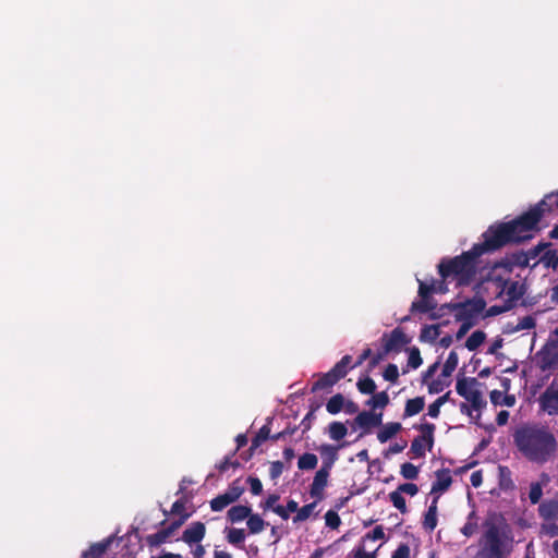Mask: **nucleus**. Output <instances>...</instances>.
<instances>
[{
	"label": "nucleus",
	"mask_w": 558,
	"mask_h": 558,
	"mask_svg": "<svg viewBox=\"0 0 558 558\" xmlns=\"http://www.w3.org/2000/svg\"><path fill=\"white\" fill-rule=\"evenodd\" d=\"M456 387L458 393L465 399V402L460 405L461 412L472 417L478 415L481 409L486 404L482 392L476 389V386Z\"/></svg>",
	"instance_id": "7"
},
{
	"label": "nucleus",
	"mask_w": 558,
	"mask_h": 558,
	"mask_svg": "<svg viewBox=\"0 0 558 558\" xmlns=\"http://www.w3.org/2000/svg\"><path fill=\"white\" fill-rule=\"evenodd\" d=\"M509 281L508 278H504L502 276L497 274V270L492 268L490 272L483 280L482 284L485 290H493L496 298L504 296V289Z\"/></svg>",
	"instance_id": "16"
},
{
	"label": "nucleus",
	"mask_w": 558,
	"mask_h": 558,
	"mask_svg": "<svg viewBox=\"0 0 558 558\" xmlns=\"http://www.w3.org/2000/svg\"><path fill=\"white\" fill-rule=\"evenodd\" d=\"M512 308V304H507L504 302L502 305H493L487 310L486 315L487 316H497L499 314H502L505 312H508Z\"/></svg>",
	"instance_id": "54"
},
{
	"label": "nucleus",
	"mask_w": 558,
	"mask_h": 558,
	"mask_svg": "<svg viewBox=\"0 0 558 558\" xmlns=\"http://www.w3.org/2000/svg\"><path fill=\"white\" fill-rule=\"evenodd\" d=\"M538 263H543L546 268H558V253L556 250H546L539 258Z\"/></svg>",
	"instance_id": "36"
},
{
	"label": "nucleus",
	"mask_w": 558,
	"mask_h": 558,
	"mask_svg": "<svg viewBox=\"0 0 558 558\" xmlns=\"http://www.w3.org/2000/svg\"><path fill=\"white\" fill-rule=\"evenodd\" d=\"M383 423V413L363 411L354 418V424L360 428L369 429L372 427L380 426Z\"/></svg>",
	"instance_id": "19"
},
{
	"label": "nucleus",
	"mask_w": 558,
	"mask_h": 558,
	"mask_svg": "<svg viewBox=\"0 0 558 558\" xmlns=\"http://www.w3.org/2000/svg\"><path fill=\"white\" fill-rule=\"evenodd\" d=\"M480 257L474 246L461 255L444 257L437 266L438 274L441 279L454 281L459 287L469 286L475 279Z\"/></svg>",
	"instance_id": "5"
},
{
	"label": "nucleus",
	"mask_w": 558,
	"mask_h": 558,
	"mask_svg": "<svg viewBox=\"0 0 558 558\" xmlns=\"http://www.w3.org/2000/svg\"><path fill=\"white\" fill-rule=\"evenodd\" d=\"M493 269L494 270L504 269V271L509 275L513 271L514 266L512 265L509 257L507 255H505L502 258L495 262Z\"/></svg>",
	"instance_id": "49"
},
{
	"label": "nucleus",
	"mask_w": 558,
	"mask_h": 558,
	"mask_svg": "<svg viewBox=\"0 0 558 558\" xmlns=\"http://www.w3.org/2000/svg\"><path fill=\"white\" fill-rule=\"evenodd\" d=\"M461 326L457 332V338L460 339L465 336V333L470 330V328L473 326V322H461Z\"/></svg>",
	"instance_id": "62"
},
{
	"label": "nucleus",
	"mask_w": 558,
	"mask_h": 558,
	"mask_svg": "<svg viewBox=\"0 0 558 558\" xmlns=\"http://www.w3.org/2000/svg\"><path fill=\"white\" fill-rule=\"evenodd\" d=\"M244 488L238 481L233 482L229 488L221 495H218L210 501L213 511H221L232 502L236 501L243 494Z\"/></svg>",
	"instance_id": "11"
},
{
	"label": "nucleus",
	"mask_w": 558,
	"mask_h": 558,
	"mask_svg": "<svg viewBox=\"0 0 558 558\" xmlns=\"http://www.w3.org/2000/svg\"><path fill=\"white\" fill-rule=\"evenodd\" d=\"M550 245H551V243H549V242H539L537 245H535L534 247L526 251L525 254H526L527 263L530 264L531 259H535Z\"/></svg>",
	"instance_id": "47"
},
{
	"label": "nucleus",
	"mask_w": 558,
	"mask_h": 558,
	"mask_svg": "<svg viewBox=\"0 0 558 558\" xmlns=\"http://www.w3.org/2000/svg\"><path fill=\"white\" fill-rule=\"evenodd\" d=\"M445 307L454 311V317L458 322H473V316L470 313V308L464 302L448 304Z\"/></svg>",
	"instance_id": "27"
},
{
	"label": "nucleus",
	"mask_w": 558,
	"mask_h": 558,
	"mask_svg": "<svg viewBox=\"0 0 558 558\" xmlns=\"http://www.w3.org/2000/svg\"><path fill=\"white\" fill-rule=\"evenodd\" d=\"M399 490V493H401L402 495L403 494H407L409 496H415L417 493H418V487L416 484H413V483H404V484H401L399 485V487L397 488Z\"/></svg>",
	"instance_id": "55"
},
{
	"label": "nucleus",
	"mask_w": 558,
	"mask_h": 558,
	"mask_svg": "<svg viewBox=\"0 0 558 558\" xmlns=\"http://www.w3.org/2000/svg\"><path fill=\"white\" fill-rule=\"evenodd\" d=\"M499 473L501 477V486L508 487L511 484V480L509 477L510 471L506 466H500Z\"/></svg>",
	"instance_id": "61"
},
{
	"label": "nucleus",
	"mask_w": 558,
	"mask_h": 558,
	"mask_svg": "<svg viewBox=\"0 0 558 558\" xmlns=\"http://www.w3.org/2000/svg\"><path fill=\"white\" fill-rule=\"evenodd\" d=\"M465 305L470 308V313L473 317L477 316L486 306V302L483 298H473L466 300Z\"/></svg>",
	"instance_id": "42"
},
{
	"label": "nucleus",
	"mask_w": 558,
	"mask_h": 558,
	"mask_svg": "<svg viewBox=\"0 0 558 558\" xmlns=\"http://www.w3.org/2000/svg\"><path fill=\"white\" fill-rule=\"evenodd\" d=\"M538 401L542 411L549 415L558 414V389L556 387L549 386Z\"/></svg>",
	"instance_id": "14"
},
{
	"label": "nucleus",
	"mask_w": 558,
	"mask_h": 558,
	"mask_svg": "<svg viewBox=\"0 0 558 558\" xmlns=\"http://www.w3.org/2000/svg\"><path fill=\"white\" fill-rule=\"evenodd\" d=\"M459 362L458 354L454 351H451L444 364L441 375L444 377H448L456 369Z\"/></svg>",
	"instance_id": "43"
},
{
	"label": "nucleus",
	"mask_w": 558,
	"mask_h": 558,
	"mask_svg": "<svg viewBox=\"0 0 558 558\" xmlns=\"http://www.w3.org/2000/svg\"><path fill=\"white\" fill-rule=\"evenodd\" d=\"M477 530V520H476V515H475V512H471L468 517V521L465 522V524L461 527V533L465 536V537H471Z\"/></svg>",
	"instance_id": "44"
},
{
	"label": "nucleus",
	"mask_w": 558,
	"mask_h": 558,
	"mask_svg": "<svg viewBox=\"0 0 558 558\" xmlns=\"http://www.w3.org/2000/svg\"><path fill=\"white\" fill-rule=\"evenodd\" d=\"M246 526L251 534H258L265 530L267 522L257 513H251L246 519Z\"/></svg>",
	"instance_id": "30"
},
{
	"label": "nucleus",
	"mask_w": 558,
	"mask_h": 558,
	"mask_svg": "<svg viewBox=\"0 0 558 558\" xmlns=\"http://www.w3.org/2000/svg\"><path fill=\"white\" fill-rule=\"evenodd\" d=\"M205 524L202 522H193L189 527L185 529L182 535V539L187 544H197L205 536Z\"/></svg>",
	"instance_id": "20"
},
{
	"label": "nucleus",
	"mask_w": 558,
	"mask_h": 558,
	"mask_svg": "<svg viewBox=\"0 0 558 558\" xmlns=\"http://www.w3.org/2000/svg\"><path fill=\"white\" fill-rule=\"evenodd\" d=\"M447 291V287L441 289L436 288V281H432L430 283H426L420 281L418 284V295L421 300L414 301L411 305V312L415 313H428L436 308V302L430 296L433 293H445Z\"/></svg>",
	"instance_id": "6"
},
{
	"label": "nucleus",
	"mask_w": 558,
	"mask_h": 558,
	"mask_svg": "<svg viewBox=\"0 0 558 558\" xmlns=\"http://www.w3.org/2000/svg\"><path fill=\"white\" fill-rule=\"evenodd\" d=\"M226 539L233 546H242L246 538V533L243 529L226 527Z\"/></svg>",
	"instance_id": "28"
},
{
	"label": "nucleus",
	"mask_w": 558,
	"mask_h": 558,
	"mask_svg": "<svg viewBox=\"0 0 558 558\" xmlns=\"http://www.w3.org/2000/svg\"><path fill=\"white\" fill-rule=\"evenodd\" d=\"M270 428L267 425H264L254 437L252 441V447L257 448L263 444L266 439L269 438Z\"/></svg>",
	"instance_id": "51"
},
{
	"label": "nucleus",
	"mask_w": 558,
	"mask_h": 558,
	"mask_svg": "<svg viewBox=\"0 0 558 558\" xmlns=\"http://www.w3.org/2000/svg\"><path fill=\"white\" fill-rule=\"evenodd\" d=\"M252 513V508L244 505L231 507L227 512V518L231 523H239L246 520Z\"/></svg>",
	"instance_id": "22"
},
{
	"label": "nucleus",
	"mask_w": 558,
	"mask_h": 558,
	"mask_svg": "<svg viewBox=\"0 0 558 558\" xmlns=\"http://www.w3.org/2000/svg\"><path fill=\"white\" fill-rule=\"evenodd\" d=\"M405 447H407L405 441H403L401 444L396 442L389 447V452L392 454H396V453L401 452Z\"/></svg>",
	"instance_id": "64"
},
{
	"label": "nucleus",
	"mask_w": 558,
	"mask_h": 558,
	"mask_svg": "<svg viewBox=\"0 0 558 558\" xmlns=\"http://www.w3.org/2000/svg\"><path fill=\"white\" fill-rule=\"evenodd\" d=\"M452 477L448 470H440L436 473V480L433 483L430 495L433 499L438 500L441 494H444L451 485Z\"/></svg>",
	"instance_id": "18"
},
{
	"label": "nucleus",
	"mask_w": 558,
	"mask_h": 558,
	"mask_svg": "<svg viewBox=\"0 0 558 558\" xmlns=\"http://www.w3.org/2000/svg\"><path fill=\"white\" fill-rule=\"evenodd\" d=\"M348 434V428L345 424L341 422H332L328 425V435L332 440H341Z\"/></svg>",
	"instance_id": "32"
},
{
	"label": "nucleus",
	"mask_w": 558,
	"mask_h": 558,
	"mask_svg": "<svg viewBox=\"0 0 558 558\" xmlns=\"http://www.w3.org/2000/svg\"><path fill=\"white\" fill-rule=\"evenodd\" d=\"M331 470L320 468L311 484L310 494L313 498L322 500L324 498V490L328 483V477Z\"/></svg>",
	"instance_id": "15"
},
{
	"label": "nucleus",
	"mask_w": 558,
	"mask_h": 558,
	"mask_svg": "<svg viewBox=\"0 0 558 558\" xmlns=\"http://www.w3.org/2000/svg\"><path fill=\"white\" fill-rule=\"evenodd\" d=\"M539 515L546 520L554 519L558 515V502L548 501L544 502L538 508Z\"/></svg>",
	"instance_id": "35"
},
{
	"label": "nucleus",
	"mask_w": 558,
	"mask_h": 558,
	"mask_svg": "<svg viewBox=\"0 0 558 558\" xmlns=\"http://www.w3.org/2000/svg\"><path fill=\"white\" fill-rule=\"evenodd\" d=\"M541 534L549 537L558 536V525L555 523L542 524Z\"/></svg>",
	"instance_id": "56"
},
{
	"label": "nucleus",
	"mask_w": 558,
	"mask_h": 558,
	"mask_svg": "<svg viewBox=\"0 0 558 558\" xmlns=\"http://www.w3.org/2000/svg\"><path fill=\"white\" fill-rule=\"evenodd\" d=\"M389 500L392 502L393 507L397 508L402 513L407 512V504L403 495L399 493L398 489L391 492L389 494Z\"/></svg>",
	"instance_id": "45"
},
{
	"label": "nucleus",
	"mask_w": 558,
	"mask_h": 558,
	"mask_svg": "<svg viewBox=\"0 0 558 558\" xmlns=\"http://www.w3.org/2000/svg\"><path fill=\"white\" fill-rule=\"evenodd\" d=\"M247 482L253 495H259L263 492L262 482L257 477H248Z\"/></svg>",
	"instance_id": "57"
},
{
	"label": "nucleus",
	"mask_w": 558,
	"mask_h": 558,
	"mask_svg": "<svg viewBox=\"0 0 558 558\" xmlns=\"http://www.w3.org/2000/svg\"><path fill=\"white\" fill-rule=\"evenodd\" d=\"M326 525L330 529H337L340 525V518L337 512L329 510L325 514Z\"/></svg>",
	"instance_id": "53"
},
{
	"label": "nucleus",
	"mask_w": 558,
	"mask_h": 558,
	"mask_svg": "<svg viewBox=\"0 0 558 558\" xmlns=\"http://www.w3.org/2000/svg\"><path fill=\"white\" fill-rule=\"evenodd\" d=\"M531 222H533L532 218L522 214L511 221L490 225L483 232L482 241L473 245L474 252L477 251L482 256L494 253L510 243H521L532 239Z\"/></svg>",
	"instance_id": "2"
},
{
	"label": "nucleus",
	"mask_w": 558,
	"mask_h": 558,
	"mask_svg": "<svg viewBox=\"0 0 558 558\" xmlns=\"http://www.w3.org/2000/svg\"><path fill=\"white\" fill-rule=\"evenodd\" d=\"M515 541L510 525L499 514H489L482 523L474 558H508Z\"/></svg>",
	"instance_id": "1"
},
{
	"label": "nucleus",
	"mask_w": 558,
	"mask_h": 558,
	"mask_svg": "<svg viewBox=\"0 0 558 558\" xmlns=\"http://www.w3.org/2000/svg\"><path fill=\"white\" fill-rule=\"evenodd\" d=\"M377 376H381L385 381L395 384L399 378V368L396 364L389 363L385 367L379 365V368L372 374L373 379Z\"/></svg>",
	"instance_id": "23"
},
{
	"label": "nucleus",
	"mask_w": 558,
	"mask_h": 558,
	"mask_svg": "<svg viewBox=\"0 0 558 558\" xmlns=\"http://www.w3.org/2000/svg\"><path fill=\"white\" fill-rule=\"evenodd\" d=\"M402 429V426L400 423L391 422L387 423L381 426V428L377 433V439L385 444L388 440H390L392 437H395L400 430Z\"/></svg>",
	"instance_id": "26"
},
{
	"label": "nucleus",
	"mask_w": 558,
	"mask_h": 558,
	"mask_svg": "<svg viewBox=\"0 0 558 558\" xmlns=\"http://www.w3.org/2000/svg\"><path fill=\"white\" fill-rule=\"evenodd\" d=\"M317 499L314 502L307 504L302 508H298L296 515L293 518L294 522H303L307 520L315 511L317 507Z\"/></svg>",
	"instance_id": "38"
},
{
	"label": "nucleus",
	"mask_w": 558,
	"mask_h": 558,
	"mask_svg": "<svg viewBox=\"0 0 558 558\" xmlns=\"http://www.w3.org/2000/svg\"><path fill=\"white\" fill-rule=\"evenodd\" d=\"M536 357L542 371H548L558 365V342H547L537 353Z\"/></svg>",
	"instance_id": "12"
},
{
	"label": "nucleus",
	"mask_w": 558,
	"mask_h": 558,
	"mask_svg": "<svg viewBox=\"0 0 558 558\" xmlns=\"http://www.w3.org/2000/svg\"><path fill=\"white\" fill-rule=\"evenodd\" d=\"M408 352H409L408 364H407V368H402L403 373H407L408 368H413V369L418 368L423 362L418 348H416V347L409 348Z\"/></svg>",
	"instance_id": "34"
},
{
	"label": "nucleus",
	"mask_w": 558,
	"mask_h": 558,
	"mask_svg": "<svg viewBox=\"0 0 558 558\" xmlns=\"http://www.w3.org/2000/svg\"><path fill=\"white\" fill-rule=\"evenodd\" d=\"M424 408V399L422 397H416L414 399H410L407 402L404 415L413 416L421 412Z\"/></svg>",
	"instance_id": "37"
},
{
	"label": "nucleus",
	"mask_w": 558,
	"mask_h": 558,
	"mask_svg": "<svg viewBox=\"0 0 558 558\" xmlns=\"http://www.w3.org/2000/svg\"><path fill=\"white\" fill-rule=\"evenodd\" d=\"M112 539L109 537L102 542L93 544L88 550L82 554V558H104L107 549L109 548Z\"/></svg>",
	"instance_id": "25"
},
{
	"label": "nucleus",
	"mask_w": 558,
	"mask_h": 558,
	"mask_svg": "<svg viewBox=\"0 0 558 558\" xmlns=\"http://www.w3.org/2000/svg\"><path fill=\"white\" fill-rule=\"evenodd\" d=\"M367 537L378 541L383 539L385 537L384 530L380 526H376L368 535Z\"/></svg>",
	"instance_id": "63"
},
{
	"label": "nucleus",
	"mask_w": 558,
	"mask_h": 558,
	"mask_svg": "<svg viewBox=\"0 0 558 558\" xmlns=\"http://www.w3.org/2000/svg\"><path fill=\"white\" fill-rule=\"evenodd\" d=\"M282 471H283L282 462H280V461L272 462L271 465H270V470H269L270 477L272 480L277 478L278 476L281 475Z\"/></svg>",
	"instance_id": "59"
},
{
	"label": "nucleus",
	"mask_w": 558,
	"mask_h": 558,
	"mask_svg": "<svg viewBox=\"0 0 558 558\" xmlns=\"http://www.w3.org/2000/svg\"><path fill=\"white\" fill-rule=\"evenodd\" d=\"M490 400L496 405L512 407L515 403L514 395H506L502 391H498V390L492 391Z\"/></svg>",
	"instance_id": "33"
},
{
	"label": "nucleus",
	"mask_w": 558,
	"mask_h": 558,
	"mask_svg": "<svg viewBox=\"0 0 558 558\" xmlns=\"http://www.w3.org/2000/svg\"><path fill=\"white\" fill-rule=\"evenodd\" d=\"M389 353L390 352H384V345L380 344V349L375 353L371 348L364 349L356 360L347 354L327 373L315 374L314 377H317V379L313 384H337L345 377L349 371L362 366L365 361H368L367 366L364 371L360 372L355 384H375L372 374H375L379 368L380 362L385 360Z\"/></svg>",
	"instance_id": "3"
},
{
	"label": "nucleus",
	"mask_w": 558,
	"mask_h": 558,
	"mask_svg": "<svg viewBox=\"0 0 558 558\" xmlns=\"http://www.w3.org/2000/svg\"><path fill=\"white\" fill-rule=\"evenodd\" d=\"M317 462L318 459L314 453H304L299 458L298 466L300 470H313Z\"/></svg>",
	"instance_id": "41"
},
{
	"label": "nucleus",
	"mask_w": 558,
	"mask_h": 558,
	"mask_svg": "<svg viewBox=\"0 0 558 558\" xmlns=\"http://www.w3.org/2000/svg\"><path fill=\"white\" fill-rule=\"evenodd\" d=\"M344 445H339L335 447L332 445H322L319 447V452L324 459L322 468L331 470L335 462L338 460V450L343 448Z\"/></svg>",
	"instance_id": "21"
},
{
	"label": "nucleus",
	"mask_w": 558,
	"mask_h": 558,
	"mask_svg": "<svg viewBox=\"0 0 558 558\" xmlns=\"http://www.w3.org/2000/svg\"><path fill=\"white\" fill-rule=\"evenodd\" d=\"M504 295L507 296L505 302L507 304H512L513 307L515 302L523 295V291L521 290L518 281L509 280L504 289Z\"/></svg>",
	"instance_id": "24"
},
{
	"label": "nucleus",
	"mask_w": 558,
	"mask_h": 558,
	"mask_svg": "<svg viewBox=\"0 0 558 558\" xmlns=\"http://www.w3.org/2000/svg\"><path fill=\"white\" fill-rule=\"evenodd\" d=\"M556 211H558V191L546 194L541 202L523 214L532 218L531 227L535 230L544 216Z\"/></svg>",
	"instance_id": "8"
},
{
	"label": "nucleus",
	"mask_w": 558,
	"mask_h": 558,
	"mask_svg": "<svg viewBox=\"0 0 558 558\" xmlns=\"http://www.w3.org/2000/svg\"><path fill=\"white\" fill-rule=\"evenodd\" d=\"M400 473L407 480H415L418 475V468L410 462H407L401 465Z\"/></svg>",
	"instance_id": "48"
},
{
	"label": "nucleus",
	"mask_w": 558,
	"mask_h": 558,
	"mask_svg": "<svg viewBox=\"0 0 558 558\" xmlns=\"http://www.w3.org/2000/svg\"><path fill=\"white\" fill-rule=\"evenodd\" d=\"M543 496V487L541 483H532L530 486L529 498L532 504H537Z\"/></svg>",
	"instance_id": "50"
},
{
	"label": "nucleus",
	"mask_w": 558,
	"mask_h": 558,
	"mask_svg": "<svg viewBox=\"0 0 558 558\" xmlns=\"http://www.w3.org/2000/svg\"><path fill=\"white\" fill-rule=\"evenodd\" d=\"M511 260L514 268H526L529 267L525 251H515L506 254Z\"/></svg>",
	"instance_id": "40"
},
{
	"label": "nucleus",
	"mask_w": 558,
	"mask_h": 558,
	"mask_svg": "<svg viewBox=\"0 0 558 558\" xmlns=\"http://www.w3.org/2000/svg\"><path fill=\"white\" fill-rule=\"evenodd\" d=\"M278 500H279V496L278 495H276V494L269 495L266 498V500L264 501L262 507L265 510H272L276 514L281 517L283 520H287L288 519V513H287L286 509L282 506L277 505Z\"/></svg>",
	"instance_id": "29"
},
{
	"label": "nucleus",
	"mask_w": 558,
	"mask_h": 558,
	"mask_svg": "<svg viewBox=\"0 0 558 558\" xmlns=\"http://www.w3.org/2000/svg\"><path fill=\"white\" fill-rule=\"evenodd\" d=\"M519 450L531 461L546 462L556 450V440L546 429L523 427L514 435Z\"/></svg>",
	"instance_id": "4"
},
{
	"label": "nucleus",
	"mask_w": 558,
	"mask_h": 558,
	"mask_svg": "<svg viewBox=\"0 0 558 558\" xmlns=\"http://www.w3.org/2000/svg\"><path fill=\"white\" fill-rule=\"evenodd\" d=\"M435 425L425 423L420 426L421 435L417 436L411 444V453L413 458H422L426 451L432 450L434 444Z\"/></svg>",
	"instance_id": "9"
},
{
	"label": "nucleus",
	"mask_w": 558,
	"mask_h": 558,
	"mask_svg": "<svg viewBox=\"0 0 558 558\" xmlns=\"http://www.w3.org/2000/svg\"><path fill=\"white\" fill-rule=\"evenodd\" d=\"M536 325L535 318L531 315L524 316L523 318L519 319L518 325L515 326V330H525V329H532Z\"/></svg>",
	"instance_id": "52"
},
{
	"label": "nucleus",
	"mask_w": 558,
	"mask_h": 558,
	"mask_svg": "<svg viewBox=\"0 0 558 558\" xmlns=\"http://www.w3.org/2000/svg\"><path fill=\"white\" fill-rule=\"evenodd\" d=\"M444 403V399L439 398L428 407V415L437 417L439 415L440 405Z\"/></svg>",
	"instance_id": "60"
},
{
	"label": "nucleus",
	"mask_w": 558,
	"mask_h": 558,
	"mask_svg": "<svg viewBox=\"0 0 558 558\" xmlns=\"http://www.w3.org/2000/svg\"><path fill=\"white\" fill-rule=\"evenodd\" d=\"M486 335L482 330H476L471 333V336L465 341V347L470 351H475L484 341Z\"/></svg>",
	"instance_id": "39"
},
{
	"label": "nucleus",
	"mask_w": 558,
	"mask_h": 558,
	"mask_svg": "<svg viewBox=\"0 0 558 558\" xmlns=\"http://www.w3.org/2000/svg\"><path fill=\"white\" fill-rule=\"evenodd\" d=\"M437 502L438 500L433 499L424 515L423 526L429 532H432L437 525Z\"/></svg>",
	"instance_id": "31"
},
{
	"label": "nucleus",
	"mask_w": 558,
	"mask_h": 558,
	"mask_svg": "<svg viewBox=\"0 0 558 558\" xmlns=\"http://www.w3.org/2000/svg\"><path fill=\"white\" fill-rule=\"evenodd\" d=\"M439 337V327L437 325H426L422 328L420 338L421 340L434 341Z\"/></svg>",
	"instance_id": "46"
},
{
	"label": "nucleus",
	"mask_w": 558,
	"mask_h": 558,
	"mask_svg": "<svg viewBox=\"0 0 558 558\" xmlns=\"http://www.w3.org/2000/svg\"><path fill=\"white\" fill-rule=\"evenodd\" d=\"M326 410L330 414H337L339 412H344L347 414H354L359 411V407L350 399L338 393V395L332 396L327 401Z\"/></svg>",
	"instance_id": "13"
},
{
	"label": "nucleus",
	"mask_w": 558,
	"mask_h": 558,
	"mask_svg": "<svg viewBox=\"0 0 558 558\" xmlns=\"http://www.w3.org/2000/svg\"><path fill=\"white\" fill-rule=\"evenodd\" d=\"M362 393L372 395L366 401V405L371 407L374 411L377 409H384L388 402L389 397L385 391L375 393L376 386H359Z\"/></svg>",
	"instance_id": "17"
},
{
	"label": "nucleus",
	"mask_w": 558,
	"mask_h": 558,
	"mask_svg": "<svg viewBox=\"0 0 558 558\" xmlns=\"http://www.w3.org/2000/svg\"><path fill=\"white\" fill-rule=\"evenodd\" d=\"M410 547L407 544H401L392 554L391 558H409Z\"/></svg>",
	"instance_id": "58"
},
{
	"label": "nucleus",
	"mask_w": 558,
	"mask_h": 558,
	"mask_svg": "<svg viewBox=\"0 0 558 558\" xmlns=\"http://www.w3.org/2000/svg\"><path fill=\"white\" fill-rule=\"evenodd\" d=\"M410 339L402 328L397 327L390 332H385L380 338V344L384 345V352L399 353L408 344Z\"/></svg>",
	"instance_id": "10"
}]
</instances>
